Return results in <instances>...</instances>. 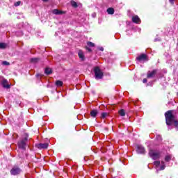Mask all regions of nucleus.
<instances>
[{"instance_id":"1","label":"nucleus","mask_w":178,"mask_h":178,"mask_svg":"<svg viewBox=\"0 0 178 178\" xmlns=\"http://www.w3.org/2000/svg\"><path fill=\"white\" fill-rule=\"evenodd\" d=\"M165 122L168 126H170L172 123H174L175 127H177L178 121L175 119V115L173 114V110H170L165 113Z\"/></svg>"},{"instance_id":"2","label":"nucleus","mask_w":178,"mask_h":178,"mask_svg":"<svg viewBox=\"0 0 178 178\" xmlns=\"http://www.w3.org/2000/svg\"><path fill=\"white\" fill-rule=\"evenodd\" d=\"M29 140V136H26L25 138H22L17 143L18 147L20 149H26V147H27L26 143Z\"/></svg>"},{"instance_id":"3","label":"nucleus","mask_w":178,"mask_h":178,"mask_svg":"<svg viewBox=\"0 0 178 178\" xmlns=\"http://www.w3.org/2000/svg\"><path fill=\"white\" fill-rule=\"evenodd\" d=\"M94 72L95 77L97 80H99L104 77V72L101 71V69H99V67H95Z\"/></svg>"},{"instance_id":"4","label":"nucleus","mask_w":178,"mask_h":178,"mask_svg":"<svg viewBox=\"0 0 178 178\" xmlns=\"http://www.w3.org/2000/svg\"><path fill=\"white\" fill-rule=\"evenodd\" d=\"M149 155L155 161L156 159H159L161 156V153L159 152H156L153 149H151L149 152Z\"/></svg>"},{"instance_id":"5","label":"nucleus","mask_w":178,"mask_h":178,"mask_svg":"<svg viewBox=\"0 0 178 178\" xmlns=\"http://www.w3.org/2000/svg\"><path fill=\"white\" fill-rule=\"evenodd\" d=\"M20 173H22V170L19 166L15 165L10 170V175L13 176H17V175H20Z\"/></svg>"},{"instance_id":"6","label":"nucleus","mask_w":178,"mask_h":178,"mask_svg":"<svg viewBox=\"0 0 178 178\" xmlns=\"http://www.w3.org/2000/svg\"><path fill=\"white\" fill-rule=\"evenodd\" d=\"M156 73H158V69L153 70L152 71H148L147 73V79H154V77L156 76Z\"/></svg>"},{"instance_id":"7","label":"nucleus","mask_w":178,"mask_h":178,"mask_svg":"<svg viewBox=\"0 0 178 178\" xmlns=\"http://www.w3.org/2000/svg\"><path fill=\"white\" fill-rule=\"evenodd\" d=\"M136 59L139 62H143L144 60H148V57L147 56V54H143L136 57Z\"/></svg>"},{"instance_id":"8","label":"nucleus","mask_w":178,"mask_h":178,"mask_svg":"<svg viewBox=\"0 0 178 178\" xmlns=\"http://www.w3.org/2000/svg\"><path fill=\"white\" fill-rule=\"evenodd\" d=\"M1 85L3 87V88H10V85L8 82V80L3 79L1 81Z\"/></svg>"},{"instance_id":"9","label":"nucleus","mask_w":178,"mask_h":178,"mask_svg":"<svg viewBox=\"0 0 178 178\" xmlns=\"http://www.w3.org/2000/svg\"><path fill=\"white\" fill-rule=\"evenodd\" d=\"M132 22L137 24H140V23H141V19L138 17V15H134L132 17Z\"/></svg>"},{"instance_id":"10","label":"nucleus","mask_w":178,"mask_h":178,"mask_svg":"<svg viewBox=\"0 0 178 178\" xmlns=\"http://www.w3.org/2000/svg\"><path fill=\"white\" fill-rule=\"evenodd\" d=\"M136 151H137L138 154H145V149L144 148V147H143L141 145L137 146Z\"/></svg>"},{"instance_id":"11","label":"nucleus","mask_w":178,"mask_h":178,"mask_svg":"<svg viewBox=\"0 0 178 178\" xmlns=\"http://www.w3.org/2000/svg\"><path fill=\"white\" fill-rule=\"evenodd\" d=\"M49 144L48 143H40L38 145V148H40V149H47V148H48L49 147Z\"/></svg>"},{"instance_id":"12","label":"nucleus","mask_w":178,"mask_h":178,"mask_svg":"<svg viewBox=\"0 0 178 178\" xmlns=\"http://www.w3.org/2000/svg\"><path fill=\"white\" fill-rule=\"evenodd\" d=\"M53 13H54V15H63V13H65V12H63L62 10H59L58 9H54V10H53Z\"/></svg>"},{"instance_id":"13","label":"nucleus","mask_w":178,"mask_h":178,"mask_svg":"<svg viewBox=\"0 0 178 178\" xmlns=\"http://www.w3.org/2000/svg\"><path fill=\"white\" fill-rule=\"evenodd\" d=\"M78 55H79L80 59H81V60H84L85 57H84V53L83 52V51L79 50L78 52Z\"/></svg>"},{"instance_id":"14","label":"nucleus","mask_w":178,"mask_h":178,"mask_svg":"<svg viewBox=\"0 0 178 178\" xmlns=\"http://www.w3.org/2000/svg\"><path fill=\"white\" fill-rule=\"evenodd\" d=\"M97 115H98V111L92 110L90 111V115L92 116V118H96Z\"/></svg>"},{"instance_id":"15","label":"nucleus","mask_w":178,"mask_h":178,"mask_svg":"<svg viewBox=\"0 0 178 178\" xmlns=\"http://www.w3.org/2000/svg\"><path fill=\"white\" fill-rule=\"evenodd\" d=\"M107 13L108 15H113V13H115V10L113 8H109L107 9Z\"/></svg>"},{"instance_id":"16","label":"nucleus","mask_w":178,"mask_h":178,"mask_svg":"<svg viewBox=\"0 0 178 178\" xmlns=\"http://www.w3.org/2000/svg\"><path fill=\"white\" fill-rule=\"evenodd\" d=\"M56 86L58 87H62V86H63V82L62 81H56Z\"/></svg>"},{"instance_id":"17","label":"nucleus","mask_w":178,"mask_h":178,"mask_svg":"<svg viewBox=\"0 0 178 178\" xmlns=\"http://www.w3.org/2000/svg\"><path fill=\"white\" fill-rule=\"evenodd\" d=\"M44 72L46 74H51V73H52V70L47 67L44 70Z\"/></svg>"},{"instance_id":"18","label":"nucleus","mask_w":178,"mask_h":178,"mask_svg":"<svg viewBox=\"0 0 178 178\" xmlns=\"http://www.w3.org/2000/svg\"><path fill=\"white\" fill-rule=\"evenodd\" d=\"M39 61H40V58H31V63H37V62H39Z\"/></svg>"},{"instance_id":"19","label":"nucleus","mask_w":178,"mask_h":178,"mask_svg":"<svg viewBox=\"0 0 178 178\" xmlns=\"http://www.w3.org/2000/svg\"><path fill=\"white\" fill-rule=\"evenodd\" d=\"M108 116H109V113H102V119H105V118H108Z\"/></svg>"},{"instance_id":"20","label":"nucleus","mask_w":178,"mask_h":178,"mask_svg":"<svg viewBox=\"0 0 178 178\" xmlns=\"http://www.w3.org/2000/svg\"><path fill=\"white\" fill-rule=\"evenodd\" d=\"M165 168H166V165H165V162L161 161V165L160 167V170H164Z\"/></svg>"},{"instance_id":"21","label":"nucleus","mask_w":178,"mask_h":178,"mask_svg":"<svg viewBox=\"0 0 178 178\" xmlns=\"http://www.w3.org/2000/svg\"><path fill=\"white\" fill-rule=\"evenodd\" d=\"M170 159H172V156H170V155L165 156V162H169V161H170Z\"/></svg>"},{"instance_id":"22","label":"nucleus","mask_w":178,"mask_h":178,"mask_svg":"<svg viewBox=\"0 0 178 178\" xmlns=\"http://www.w3.org/2000/svg\"><path fill=\"white\" fill-rule=\"evenodd\" d=\"M119 113H120V116H124L126 115V113L124 112V110H123V109L120 110Z\"/></svg>"},{"instance_id":"23","label":"nucleus","mask_w":178,"mask_h":178,"mask_svg":"<svg viewBox=\"0 0 178 178\" xmlns=\"http://www.w3.org/2000/svg\"><path fill=\"white\" fill-rule=\"evenodd\" d=\"M71 5H72V6H73V8H77V6H78L77 3L74 1H71Z\"/></svg>"},{"instance_id":"24","label":"nucleus","mask_w":178,"mask_h":178,"mask_svg":"<svg viewBox=\"0 0 178 178\" xmlns=\"http://www.w3.org/2000/svg\"><path fill=\"white\" fill-rule=\"evenodd\" d=\"M87 45H88V47H95V44L94 43H92V42H88Z\"/></svg>"},{"instance_id":"25","label":"nucleus","mask_w":178,"mask_h":178,"mask_svg":"<svg viewBox=\"0 0 178 178\" xmlns=\"http://www.w3.org/2000/svg\"><path fill=\"white\" fill-rule=\"evenodd\" d=\"M6 48V44L5 43H0V49H5Z\"/></svg>"},{"instance_id":"26","label":"nucleus","mask_w":178,"mask_h":178,"mask_svg":"<svg viewBox=\"0 0 178 178\" xmlns=\"http://www.w3.org/2000/svg\"><path fill=\"white\" fill-rule=\"evenodd\" d=\"M2 65H4L5 66H9L10 63H9L8 61H3Z\"/></svg>"},{"instance_id":"27","label":"nucleus","mask_w":178,"mask_h":178,"mask_svg":"<svg viewBox=\"0 0 178 178\" xmlns=\"http://www.w3.org/2000/svg\"><path fill=\"white\" fill-rule=\"evenodd\" d=\"M155 166L158 167L161 165V161H154Z\"/></svg>"},{"instance_id":"28","label":"nucleus","mask_w":178,"mask_h":178,"mask_svg":"<svg viewBox=\"0 0 178 178\" xmlns=\"http://www.w3.org/2000/svg\"><path fill=\"white\" fill-rule=\"evenodd\" d=\"M20 3H21L20 1H17L16 3H15V6H19Z\"/></svg>"},{"instance_id":"29","label":"nucleus","mask_w":178,"mask_h":178,"mask_svg":"<svg viewBox=\"0 0 178 178\" xmlns=\"http://www.w3.org/2000/svg\"><path fill=\"white\" fill-rule=\"evenodd\" d=\"M147 81H148V80H147V79H144L143 81V82L144 83H147Z\"/></svg>"},{"instance_id":"30","label":"nucleus","mask_w":178,"mask_h":178,"mask_svg":"<svg viewBox=\"0 0 178 178\" xmlns=\"http://www.w3.org/2000/svg\"><path fill=\"white\" fill-rule=\"evenodd\" d=\"M86 49L88 51V52H91V49L88 48V47H86Z\"/></svg>"},{"instance_id":"31","label":"nucleus","mask_w":178,"mask_h":178,"mask_svg":"<svg viewBox=\"0 0 178 178\" xmlns=\"http://www.w3.org/2000/svg\"><path fill=\"white\" fill-rule=\"evenodd\" d=\"M171 3H173L174 0H169Z\"/></svg>"},{"instance_id":"32","label":"nucleus","mask_w":178,"mask_h":178,"mask_svg":"<svg viewBox=\"0 0 178 178\" xmlns=\"http://www.w3.org/2000/svg\"><path fill=\"white\" fill-rule=\"evenodd\" d=\"M100 51H104V48L103 47L100 48Z\"/></svg>"},{"instance_id":"33","label":"nucleus","mask_w":178,"mask_h":178,"mask_svg":"<svg viewBox=\"0 0 178 178\" xmlns=\"http://www.w3.org/2000/svg\"><path fill=\"white\" fill-rule=\"evenodd\" d=\"M43 2H47L48 0H42Z\"/></svg>"},{"instance_id":"34","label":"nucleus","mask_w":178,"mask_h":178,"mask_svg":"<svg viewBox=\"0 0 178 178\" xmlns=\"http://www.w3.org/2000/svg\"><path fill=\"white\" fill-rule=\"evenodd\" d=\"M176 129H177V131H178V126L177 127H175Z\"/></svg>"},{"instance_id":"35","label":"nucleus","mask_w":178,"mask_h":178,"mask_svg":"<svg viewBox=\"0 0 178 178\" xmlns=\"http://www.w3.org/2000/svg\"><path fill=\"white\" fill-rule=\"evenodd\" d=\"M159 138H161V136H159Z\"/></svg>"}]
</instances>
